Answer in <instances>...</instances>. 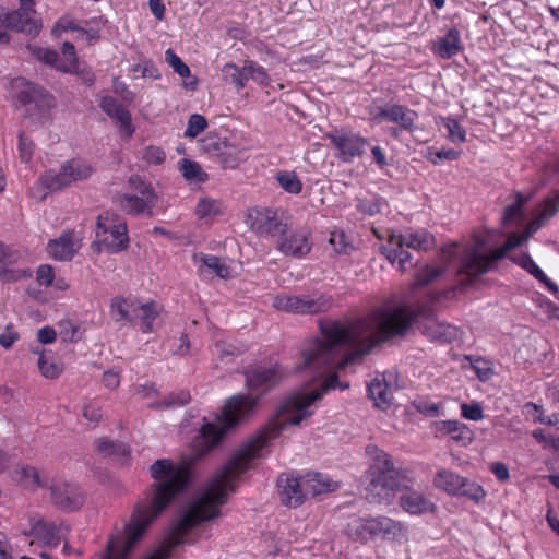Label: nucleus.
Masks as SVG:
<instances>
[{
    "instance_id": "39",
    "label": "nucleus",
    "mask_w": 559,
    "mask_h": 559,
    "mask_svg": "<svg viewBox=\"0 0 559 559\" xmlns=\"http://www.w3.org/2000/svg\"><path fill=\"white\" fill-rule=\"evenodd\" d=\"M61 52L63 59H61L60 64L57 66V70L66 72V73H74L78 71V58L74 46L66 41L61 47Z\"/></svg>"
},
{
    "instance_id": "10",
    "label": "nucleus",
    "mask_w": 559,
    "mask_h": 559,
    "mask_svg": "<svg viewBox=\"0 0 559 559\" xmlns=\"http://www.w3.org/2000/svg\"><path fill=\"white\" fill-rule=\"evenodd\" d=\"M95 235L93 247H97L98 251L118 253L129 247L127 223L114 212L106 211L98 215Z\"/></svg>"
},
{
    "instance_id": "50",
    "label": "nucleus",
    "mask_w": 559,
    "mask_h": 559,
    "mask_svg": "<svg viewBox=\"0 0 559 559\" xmlns=\"http://www.w3.org/2000/svg\"><path fill=\"white\" fill-rule=\"evenodd\" d=\"M35 144L34 142L25 135L24 132L19 133V157L23 163H28L34 154Z\"/></svg>"
},
{
    "instance_id": "33",
    "label": "nucleus",
    "mask_w": 559,
    "mask_h": 559,
    "mask_svg": "<svg viewBox=\"0 0 559 559\" xmlns=\"http://www.w3.org/2000/svg\"><path fill=\"white\" fill-rule=\"evenodd\" d=\"M158 318V306L156 302L151 301L141 304V309L138 310L136 321H140V329L143 333H151L154 331V323Z\"/></svg>"
},
{
    "instance_id": "6",
    "label": "nucleus",
    "mask_w": 559,
    "mask_h": 559,
    "mask_svg": "<svg viewBox=\"0 0 559 559\" xmlns=\"http://www.w3.org/2000/svg\"><path fill=\"white\" fill-rule=\"evenodd\" d=\"M258 397L238 394L230 397L223 407L216 423H206L200 429V438L206 450L219 443L226 431L235 427L255 407Z\"/></svg>"
},
{
    "instance_id": "15",
    "label": "nucleus",
    "mask_w": 559,
    "mask_h": 559,
    "mask_svg": "<svg viewBox=\"0 0 559 559\" xmlns=\"http://www.w3.org/2000/svg\"><path fill=\"white\" fill-rule=\"evenodd\" d=\"M34 5V0H20V8L9 13L10 29L37 36L43 24Z\"/></svg>"
},
{
    "instance_id": "49",
    "label": "nucleus",
    "mask_w": 559,
    "mask_h": 559,
    "mask_svg": "<svg viewBox=\"0 0 559 559\" xmlns=\"http://www.w3.org/2000/svg\"><path fill=\"white\" fill-rule=\"evenodd\" d=\"M207 127L206 119L199 114H193L189 117L188 126L185 135L188 138H195Z\"/></svg>"
},
{
    "instance_id": "38",
    "label": "nucleus",
    "mask_w": 559,
    "mask_h": 559,
    "mask_svg": "<svg viewBox=\"0 0 559 559\" xmlns=\"http://www.w3.org/2000/svg\"><path fill=\"white\" fill-rule=\"evenodd\" d=\"M222 147L223 151L218 156L222 166L230 169L236 168L242 160V150L228 142H226Z\"/></svg>"
},
{
    "instance_id": "41",
    "label": "nucleus",
    "mask_w": 559,
    "mask_h": 559,
    "mask_svg": "<svg viewBox=\"0 0 559 559\" xmlns=\"http://www.w3.org/2000/svg\"><path fill=\"white\" fill-rule=\"evenodd\" d=\"M247 350L245 344H234L225 341L216 342L214 345V353L219 357L222 361L227 358H233L243 354Z\"/></svg>"
},
{
    "instance_id": "44",
    "label": "nucleus",
    "mask_w": 559,
    "mask_h": 559,
    "mask_svg": "<svg viewBox=\"0 0 559 559\" xmlns=\"http://www.w3.org/2000/svg\"><path fill=\"white\" fill-rule=\"evenodd\" d=\"M443 126L448 131V139L454 144L465 142L466 132L464 128L453 118L443 119Z\"/></svg>"
},
{
    "instance_id": "20",
    "label": "nucleus",
    "mask_w": 559,
    "mask_h": 559,
    "mask_svg": "<svg viewBox=\"0 0 559 559\" xmlns=\"http://www.w3.org/2000/svg\"><path fill=\"white\" fill-rule=\"evenodd\" d=\"M418 114L415 110L397 104L379 107L374 114L376 120L396 123L400 130L408 132L414 130Z\"/></svg>"
},
{
    "instance_id": "16",
    "label": "nucleus",
    "mask_w": 559,
    "mask_h": 559,
    "mask_svg": "<svg viewBox=\"0 0 559 559\" xmlns=\"http://www.w3.org/2000/svg\"><path fill=\"white\" fill-rule=\"evenodd\" d=\"M277 487L281 501L286 507L297 508L305 502L307 491L304 486V476L282 474L277 478Z\"/></svg>"
},
{
    "instance_id": "48",
    "label": "nucleus",
    "mask_w": 559,
    "mask_h": 559,
    "mask_svg": "<svg viewBox=\"0 0 559 559\" xmlns=\"http://www.w3.org/2000/svg\"><path fill=\"white\" fill-rule=\"evenodd\" d=\"M9 265L10 264L0 265V281L3 283H13L21 278L32 276L28 270L12 269L9 267Z\"/></svg>"
},
{
    "instance_id": "12",
    "label": "nucleus",
    "mask_w": 559,
    "mask_h": 559,
    "mask_svg": "<svg viewBox=\"0 0 559 559\" xmlns=\"http://www.w3.org/2000/svg\"><path fill=\"white\" fill-rule=\"evenodd\" d=\"M332 306V297L325 294H282L273 299V307L275 309L294 314H318L330 310Z\"/></svg>"
},
{
    "instance_id": "36",
    "label": "nucleus",
    "mask_w": 559,
    "mask_h": 559,
    "mask_svg": "<svg viewBox=\"0 0 559 559\" xmlns=\"http://www.w3.org/2000/svg\"><path fill=\"white\" fill-rule=\"evenodd\" d=\"M280 187L287 193L299 194L302 190V182L295 171L282 170L275 175Z\"/></svg>"
},
{
    "instance_id": "54",
    "label": "nucleus",
    "mask_w": 559,
    "mask_h": 559,
    "mask_svg": "<svg viewBox=\"0 0 559 559\" xmlns=\"http://www.w3.org/2000/svg\"><path fill=\"white\" fill-rule=\"evenodd\" d=\"M165 59L178 75L181 78L190 76L189 67L171 49L166 50Z\"/></svg>"
},
{
    "instance_id": "57",
    "label": "nucleus",
    "mask_w": 559,
    "mask_h": 559,
    "mask_svg": "<svg viewBox=\"0 0 559 559\" xmlns=\"http://www.w3.org/2000/svg\"><path fill=\"white\" fill-rule=\"evenodd\" d=\"M516 195H518L516 201L513 202L512 204L508 205L504 210V214H503V223L504 224H508L511 221L521 216V209H522L524 200L522 199L521 193H516Z\"/></svg>"
},
{
    "instance_id": "30",
    "label": "nucleus",
    "mask_w": 559,
    "mask_h": 559,
    "mask_svg": "<svg viewBox=\"0 0 559 559\" xmlns=\"http://www.w3.org/2000/svg\"><path fill=\"white\" fill-rule=\"evenodd\" d=\"M433 50L442 58L450 59L462 50L460 32L450 28L448 33L435 43Z\"/></svg>"
},
{
    "instance_id": "17",
    "label": "nucleus",
    "mask_w": 559,
    "mask_h": 559,
    "mask_svg": "<svg viewBox=\"0 0 559 559\" xmlns=\"http://www.w3.org/2000/svg\"><path fill=\"white\" fill-rule=\"evenodd\" d=\"M331 143L338 150L340 158L350 163L355 157L361 156L368 146V140L355 133L328 134Z\"/></svg>"
},
{
    "instance_id": "34",
    "label": "nucleus",
    "mask_w": 559,
    "mask_h": 559,
    "mask_svg": "<svg viewBox=\"0 0 559 559\" xmlns=\"http://www.w3.org/2000/svg\"><path fill=\"white\" fill-rule=\"evenodd\" d=\"M222 72L225 81L235 85L238 91L242 90L249 81L246 63L241 68L231 62L226 63L223 67Z\"/></svg>"
},
{
    "instance_id": "56",
    "label": "nucleus",
    "mask_w": 559,
    "mask_h": 559,
    "mask_svg": "<svg viewBox=\"0 0 559 559\" xmlns=\"http://www.w3.org/2000/svg\"><path fill=\"white\" fill-rule=\"evenodd\" d=\"M38 368L40 373L48 379H55L61 373V367L55 362H49L44 354L38 357Z\"/></svg>"
},
{
    "instance_id": "13",
    "label": "nucleus",
    "mask_w": 559,
    "mask_h": 559,
    "mask_svg": "<svg viewBox=\"0 0 559 559\" xmlns=\"http://www.w3.org/2000/svg\"><path fill=\"white\" fill-rule=\"evenodd\" d=\"M433 484L449 495L467 497L475 502H479L486 495L483 487L475 481L445 468L438 471Z\"/></svg>"
},
{
    "instance_id": "8",
    "label": "nucleus",
    "mask_w": 559,
    "mask_h": 559,
    "mask_svg": "<svg viewBox=\"0 0 559 559\" xmlns=\"http://www.w3.org/2000/svg\"><path fill=\"white\" fill-rule=\"evenodd\" d=\"M406 530L401 522L379 515L376 518H358L346 526L347 536L362 544L381 537L382 539H399L405 536Z\"/></svg>"
},
{
    "instance_id": "43",
    "label": "nucleus",
    "mask_w": 559,
    "mask_h": 559,
    "mask_svg": "<svg viewBox=\"0 0 559 559\" xmlns=\"http://www.w3.org/2000/svg\"><path fill=\"white\" fill-rule=\"evenodd\" d=\"M444 273L443 267H435L426 265L421 270H419L416 274L415 278V287H424L431 283H433L437 278H439Z\"/></svg>"
},
{
    "instance_id": "55",
    "label": "nucleus",
    "mask_w": 559,
    "mask_h": 559,
    "mask_svg": "<svg viewBox=\"0 0 559 559\" xmlns=\"http://www.w3.org/2000/svg\"><path fill=\"white\" fill-rule=\"evenodd\" d=\"M97 450L100 453L111 454L121 453L122 455L129 454V447L124 443H115L107 439H99L97 441Z\"/></svg>"
},
{
    "instance_id": "47",
    "label": "nucleus",
    "mask_w": 559,
    "mask_h": 559,
    "mask_svg": "<svg viewBox=\"0 0 559 559\" xmlns=\"http://www.w3.org/2000/svg\"><path fill=\"white\" fill-rule=\"evenodd\" d=\"M32 104H34L40 112L46 114L55 107L56 102L55 97L50 93L45 88L39 87Z\"/></svg>"
},
{
    "instance_id": "27",
    "label": "nucleus",
    "mask_w": 559,
    "mask_h": 559,
    "mask_svg": "<svg viewBox=\"0 0 559 559\" xmlns=\"http://www.w3.org/2000/svg\"><path fill=\"white\" fill-rule=\"evenodd\" d=\"M157 201L142 198L138 194L124 193L119 198V206L129 215L139 216L145 214L153 216V209Z\"/></svg>"
},
{
    "instance_id": "46",
    "label": "nucleus",
    "mask_w": 559,
    "mask_h": 559,
    "mask_svg": "<svg viewBox=\"0 0 559 559\" xmlns=\"http://www.w3.org/2000/svg\"><path fill=\"white\" fill-rule=\"evenodd\" d=\"M246 70L248 72L249 80H252L262 86L269 85L270 76L263 67L249 60L246 61Z\"/></svg>"
},
{
    "instance_id": "11",
    "label": "nucleus",
    "mask_w": 559,
    "mask_h": 559,
    "mask_svg": "<svg viewBox=\"0 0 559 559\" xmlns=\"http://www.w3.org/2000/svg\"><path fill=\"white\" fill-rule=\"evenodd\" d=\"M250 230L263 238H281L287 234L290 217L280 207H251L246 215Z\"/></svg>"
},
{
    "instance_id": "14",
    "label": "nucleus",
    "mask_w": 559,
    "mask_h": 559,
    "mask_svg": "<svg viewBox=\"0 0 559 559\" xmlns=\"http://www.w3.org/2000/svg\"><path fill=\"white\" fill-rule=\"evenodd\" d=\"M243 373L247 388L261 392L273 389L285 377V372L278 364L249 366Z\"/></svg>"
},
{
    "instance_id": "35",
    "label": "nucleus",
    "mask_w": 559,
    "mask_h": 559,
    "mask_svg": "<svg viewBox=\"0 0 559 559\" xmlns=\"http://www.w3.org/2000/svg\"><path fill=\"white\" fill-rule=\"evenodd\" d=\"M14 478L26 489L41 487L39 474L33 466H21L14 471Z\"/></svg>"
},
{
    "instance_id": "2",
    "label": "nucleus",
    "mask_w": 559,
    "mask_h": 559,
    "mask_svg": "<svg viewBox=\"0 0 559 559\" xmlns=\"http://www.w3.org/2000/svg\"><path fill=\"white\" fill-rule=\"evenodd\" d=\"M348 388V383H341L336 374H331L320 388L287 397L280 405L269 425L228 460L182 516L174 523L169 536L144 559H169L173 548L183 543V536L198 524L213 520L221 514L219 508L226 503L229 493L235 491L234 481L250 468L252 460L262 456L263 450L287 425L297 426L304 419L310 417L313 413L310 406L328 391Z\"/></svg>"
},
{
    "instance_id": "23",
    "label": "nucleus",
    "mask_w": 559,
    "mask_h": 559,
    "mask_svg": "<svg viewBox=\"0 0 559 559\" xmlns=\"http://www.w3.org/2000/svg\"><path fill=\"white\" fill-rule=\"evenodd\" d=\"M100 108L112 119H116L126 131V138H130L134 132L131 126V116L129 110L112 96H104L99 103Z\"/></svg>"
},
{
    "instance_id": "63",
    "label": "nucleus",
    "mask_w": 559,
    "mask_h": 559,
    "mask_svg": "<svg viewBox=\"0 0 559 559\" xmlns=\"http://www.w3.org/2000/svg\"><path fill=\"white\" fill-rule=\"evenodd\" d=\"M416 411L429 417H436L439 414V405L426 401H416L413 403Z\"/></svg>"
},
{
    "instance_id": "53",
    "label": "nucleus",
    "mask_w": 559,
    "mask_h": 559,
    "mask_svg": "<svg viewBox=\"0 0 559 559\" xmlns=\"http://www.w3.org/2000/svg\"><path fill=\"white\" fill-rule=\"evenodd\" d=\"M329 241L334 251L338 254H347L353 249V246L347 241L343 231L331 233Z\"/></svg>"
},
{
    "instance_id": "64",
    "label": "nucleus",
    "mask_w": 559,
    "mask_h": 559,
    "mask_svg": "<svg viewBox=\"0 0 559 559\" xmlns=\"http://www.w3.org/2000/svg\"><path fill=\"white\" fill-rule=\"evenodd\" d=\"M20 254L11 248L0 243V265L14 264L19 261Z\"/></svg>"
},
{
    "instance_id": "51",
    "label": "nucleus",
    "mask_w": 559,
    "mask_h": 559,
    "mask_svg": "<svg viewBox=\"0 0 559 559\" xmlns=\"http://www.w3.org/2000/svg\"><path fill=\"white\" fill-rule=\"evenodd\" d=\"M200 259L203 261L204 265L213 270L217 276L222 278H227L229 276V267L222 262L219 258L214 255H202Z\"/></svg>"
},
{
    "instance_id": "9",
    "label": "nucleus",
    "mask_w": 559,
    "mask_h": 559,
    "mask_svg": "<svg viewBox=\"0 0 559 559\" xmlns=\"http://www.w3.org/2000/svg\"><path fill=\"white\" fill-rule=\"evenodd\" d=\"M435 238L426 230L415 233L394 234L391 233L388 243L381 247V252L391 263H399L401 271H407L412 264V254L404 250V247L415 250H428L433 246Z\"/></svg>"
},
{
    "instance_id": "58",
    "label": "nucleus",
    "mask_w": 559,
    "mask_h": 559,
    "mask_svg": "<svg viewBox=\"0 0 559 559\" xmlns=\"http://www.w3.org/2000/svg\"><path fill=\"white\" fill-rule=\"evenodd\" d=\"M462 416L469 420H480L484 417L483 408L479 404H462L461 405Z\"/></svg>"
},
{
    "instance_id": "7",
    "label": "nucleus",
    "mask_w": 559,
    "mask_h": 559,
    "mask_svg": "<svg viewBox=\"0 0 559 559\" xmlns=\"http://www.w3.org/2000/svg\"><path fill=\"white\" fill-rule=\"evenodd\" d=\"M94 170V167L87 162L81 158H72L66 162L58 173L50 170L40 176L31 190L32 195L43 201L48 192L59 191L75 181L87 179Z\"/></svg>"
},
{
    "instance_id": "45",
    "label": "nucleus",
    "mask_w": 559,
    "mask_h": 559,
    "mask_svg": "<svg viewBox=\"0 0 559 559\" xmlns=\"http://www.w3.org/2000/svg\"><path fill=\"white\" fill-rule=\"evenodd\" d=\"M512 261L520 265L522 269L527 271L536 280H545V273L539 266L533 261L528 253H522L519 257H512Z\"/></svg>"
},
{
    "instance_id": "59",
    "label": "nucleus",
    "mask_w": 559,
    "mask_h": 559,
    "mask_svg": "<svg viewBox=\"0 0 559 559\" xmlns=\"http://www.w3.org/2000/svg\"><path fill=\"white\" fill-rule=\"evenodd\" d=\"M55 273L53 269L48 264H43L37 269L36 281L41 286H50L53 282Z\"/></svg>"
},
{
    "instance_id": "52",
    "label": "nucleus",
    "mask_w": 559,
    "mask_h": 559,
    "mask_svg": "<svg viewBox=\"0 0 559 559\" xmlns=\"http://www.w3.org/2000/svg\"><path fill=\"white\" fill-rule=\"evenodd\" d=\"M142 159L148 165H160L166 159V154L159 146L150 145L142 151Z\"/></svg>"
},
{
    "instance_id": "37",
    "label": "nucleus",
    "mask_w": 559,
    "mask_h": 559,
    "mask_svg": "<svg viewBox=\"0 0 559 559\" xmlns=\"http://www.w3.org/2000/svg\"><path fill=\"white\" fill-rule=\"evenodd\" d=\"M223 213V204L219 200L212 198H201L195 206V215L203 219L214 217Z\"/></svg>"
},
{
    "instance_id": "22",
    "label": "nucleus",
    "mask_w": 559,
    "mask_h": 559,
    "mask_svg": "<svg viewBox=\"0 0 559 559\" xmlns=\"http://www.w3.org/2000/svg\"><path fill=\"white\" fill-rule=\"evenodd\" d=\"M436 437L449 435L455 442L467 445L474 439V432L459 420H440L435 423Z\"/></svg>"
},
{
    "instance_id": "42",
    "label": "nucleus",
    "mask_w": 559,
    "mask_h": 559,
    "mask_svg": "<svg viewBox=\"0 0 559 559\" xmlns=\"http://www.w3.org/2000/svg\"><path fill=\"white\" fill-rule=\"evenodd\" d=\"M129 186L135 192L134 194H138L145 199L154 200V201L158 200L157 194H156L154 188L152 187V185L150 182L145 181L144 179H142L138 175H133L130 177Z\"/></svg>"
},
{
    "instance_id": "40",
    "label": "nucleus",
    "mask_w": 559,
    "mask_h": 559,
    "mask_svg": "<svg viewBox=\"0 0 559 559\" xmlns=\"http://www.w3.org/2000/svg\"><path fill=\"white\" fill-rule=\"evenodd\" d=\"M180 171L189 181L204 182L207 179V174L202 170L201 166L190 159H182L180 162Z\"/></svg>"
},
{
    "instance_id": "28",
    "label": "nucleus",
    "mask_w": 559,
    "mask_h": 559,
    "mask_svg": "<svg viewBox=\"0 0 559 559\" xmlns=\"http://www.w3.org/2000/svg\"><path fill=\"white\" fill-rule=\"evenodd\" d=\"M25 534L27 536H34L49 546L56 547L60 543L59 528L57 525L44 519H31L29 532Z\"/></svg>"
},
{
    "instance_id": "1",
    "label": "nucleus",
    "mask_w": 559,
    "mask_h": 559,
    "mask_svg": "<svg viewBox=\"0 0 559 559\" xmlns=\"http://www.w3.org/2000/svg\"><path fill=\"white\" fill-rule=\"evenodd\" d=\"M420 316L427 319L423 333L429 338L447 343L456 336V329L435 320L429 309L384 305L355 320H320V337L305 343L297 370H341L359 364L379 344L404 335Z\"/></svg>"
},
{
    "instance_id": "24",
    "label": "nucleus",
    "mask_w": 559,
    "mask_h": 559,
    "mask_svg": "<svg viewBox=\"0 0 559 559\" xmlns=\"http://www.w3.org/2000/svg\"><path fill=\"white\" fill-rule=\"evenodd\" d=\"M78 250L79 245L71 231L63 233L59 238L50 240L47 245L48 254L59 261L71 260Z\"/></svg>"
},
{
    "instance_id": "62",
    "label": "nucleus",
    "mask_w": 559,
    "mask_h": 559,
    "mask_svg": "<svg viewBox=\"0 0 559 559\" xmlns=\"http://www.w3.org/2000/svg\"><path fill=\"white\" fill-rule=\"evenodd\" d=\"M67 31H80V32H84L83 29L79 28L74 22L68 17H61L59 19V21L56 23V25L53 26L52 31H51V34L55 36V37H59L63 32H67Z\"/></svg>"
},
{
    "instance_id": "29",
    "label": "nucleus",
    "mask_w": 559,
    "mask_h": 559,
    "mask_svg": "<svg viewBox=\"0 0 559 559\" xmlns=\"http://www.w3.org/2000/svg\"><path fill=\"white\" fill-rule=\"evenodd\" d=\"M304 486L307 495L319 496L335 491L338 484L331 479L330 476L321 473H307L304 476Z\"/></svg>"
},
{
    "instance_id": "18",
    "label": "nucleus",
    "mask_w": 559,
    "mask_h": 559,
    "mask_svg": "<svg viewBox=\"0 0 559 559\" xmlns=\"http://www.w3.org/2000/svg\"><path fill=\"white\" fill-rule=\"evenodd\" d=\"M50 497L56 507L67 511L78 510L84 501L79 487L67 481L53 483L50 487Z\"/></svg>"
},
{
    "instance_id": "61",
    "label": "nucleus",
    "mask_w": 559,
    "mask_h": 559,
    "mask_svg": "<svg viewBox=\"0 0 559 559\" xmlns=\"http://www.w3.org/2000/svg\"><path fill=\"white\" fill-rule=\"evenodd\" d=\"M472 366L480 381H487L493 374L492 368L489 366L488 361L481 358L476 359Z\"/></svg>"
},
{
    "instance_id": "31",
    "label": "nucleus",
    "mask_w": 559,
    "mask_h": 559,
    "mask_svg": "<svg viewBox=\"0 0 559 559\" xmlns=\"http://www.w3.org/2000/svg\"><path fill=\"white\" fill-rule=\"evenodd\" d=\"M559 171V165L558 169ZM559 211V191L547 198L536 210L534 218L530 222L532 226H536V231L545 225Z\"/></svg>"
},
{
    "instance_id": "5",
    "label": "nucleus",
    "mask_w": 559,
    "mask_h": 559,
    "mask_svg": "<svg viewBox=\"0 0 559 559\" xmlns=\"http://www.w3.org/2000/svg\"><path fill=\"white\" fill-rule=\"evenodd\" d=\"M366 452L372 460L366 472V491L370 497L379 502L390 501L396 490L407 488L409 478L403 471L395 468L390 454L376 445H368Z\"/></svg>"
},
{
    "instance_id": "4",
    "label": "nucleus",
    "mask_w": 559,
    "mask_h": 559,
    "mask_svg": "<svg viewBox=\"0 0 559 559\" xmlns=\"http://www.w3.org/2000/svg\"><path fill=\"white\" fill-rule=\"evenodd\" d=\"M534 233H536V226L528 223L522 234H510L506 243L491 252L486 250L485 241L477 238L474 245L466 247L462 253L457 275L465 278L460 282L459 288L463 289L478 276L487 273L497 261L506 257L508 251L525 243Z\"/></svg>"
},
{
    "instance_id": "3",
    "label": "nucleus",
    "mask_w": 559,
    "mask_h": 559,
    "mask_svg": "<svg viewBox=\"0 0 559 559\" xmlns=\"http://www.w3.org/2000/svg\"><path fill=\"white\" fill-rule=\"evenodd\" d=\"M153 483L134 506L123 532L112 535L102 559H127L152 523L188 487L190 467L168 459L156 460L150 466Z\"/></svg>"
},
{
    "instance_id": "32",
    "label": "nucleus",
    "mask_w": 559,
    "mask_h": 559,
    "mask_svg": "<svg viewBox=\"0 0 559 559\" xmlns=\"http://www.w3.org/2000/svg\"><path fill=\"white\" fill-rule=\"evenodd\" d=\"M11 87L22 105H31L40 86L28 82L23 78H16L12 80Z\"/></svg>"
},
{
    "instance_id": "25",
    "label": "nucleus",
    "mask_w": 559,
    "mask_h": 559,
    "mask_svg": "<svg viewBox=\"0 0 559 559\" xmlns=\"http://www.w3.org/2000/svg\"><path fill=\"white\" fill-rule=\"evenodd\" d=\"M403 490L404 492L400 497V506L405 512L417 515L435 510V503L423 493L409 490L408 487Z\"/></svg>"
},
{
    "instance_id": "21",
    "label": "nucleus",
    "mask_w": 559,
    "mask_h": 559,
    "mask_svg": "<svg viewBox=\"0 0 559 559\" xmlns=\"http://www.w3.org/2000/svg\"><path fill=\"white\" fill-rule=\"evenodd\" d=\"M368 397L373 402V406L386 411L393 404V390L388 383L383 373H377L368 384Z\"/></svg>"
},
{
    "instance_id": "26",
    "label": "nucleus",
    "mask_w": 559,
    "mask_h": 559,
    "mask_svg": "<svg viewBox=\"0 0 559 559\" xmlns=\"http://www.w3.org/2000/svg\"><path fill=\"white\" fill-rule=\"evenodd\" d=\"M141 302L134 298L115 297L110 302V314L116 321L136 322Z\"/></svg>"
},
{
    "instance_id": "60",
    "label": "nucleus",
    "mask_w": 559,
    "mask_h": 559,
    "mask_svg": "<svg viewBox=\"0 0 559 559\" xmlns=\"http://www.w3.org/2000/svg\"><path fill=\"white\" fill-rule=\"evenodd\" d=\"M37 58L46 64L52 66L57 69L60 64L61 57L53 49L37 48Z\"/></svg>"
},
{
    "instance_id": "19",
    "label": "nucleus",
    "mask_w": 559,
    "mask_h": 559,
    "mask_svg": "<svg viewBox=\"0 0 559 559\" xmlns=\"http://www.w3.org/2000/svg\"><path fill=\"white\" fill-rule=\"evenodd\" d=\"M310 234L305 229L292 231L277 239L276 249L286 257L304 258L311 251Z\"/></svg>"
}]
</instances>
